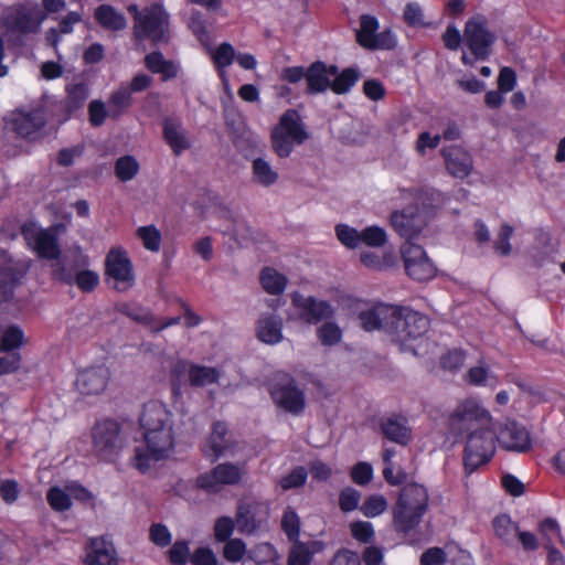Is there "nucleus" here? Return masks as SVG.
I'll list each match as a JSON object with an SVG mask.
<instances>
[{
    "label": "nucleus",
    "instance_id": "e433bc0d",
    "mask_svg": "<svg viewBox=\"0 0 565 565\" xmlns=\"http://www.w3.org/2000/svg\"><path fill=\"white\" fill-rule=\"evenodd\" d=\"M360 77L361 73L356 67H345L330 81V89L337 95H345L351 92Z\"/></svg>",
    "mask_w": 565,
    "mask_h": 565
},
{
    "label": "nucleus",
    "instance_id": "bf43d9fd",
    "mask_svg": "<svg viewBox=\"0 0 565 565\" xmlns=\"http://www.w3.org/2000/svg\"><path fill=\"white\" fill-rule=\"evenodd\" d=\"M387 508L386 499L381 494H372L365 499L360 511L366 518H375L382 514Z\"/></svg>",
    "mask_w": 565,
    "mask_h": 565
},
{
    "label": "nucleus",
    "instance_id": "c9c22d12",
    "mask_svg": "<svg viewBox=\"0 0 565 565\" xmlns=\"http://www.w3.org/2000/svg\"><path fill=\"white\" fill-rule=\"evenodd\" d=\"M259 282L267 294L278 296L285 291L287 278L273 267H264L259 275Z\"/></svg>",
    "mask_w": 565,
    "mask_h": 565
},
{
    "label": "nucleus",
    "instance_id": "72a5a7b5",
    "mask_svg": "<svg viewBox=\"0 0 565 565\" xmlns=\"http://www.w3.org/2000/svg\"><path fill=\"white\" fill-rule=\"evenodd\" d=\"M53 260L51 264L52 279L72 286L74 284V275L79 267L78 262L72 260L68 255L62 254Z\"/></svg>",
    "mask_w": 565,
    "mask_h": 565
},
{
    "label": "nucleus",
    "instance_id": "5701e85b",
    "mask_svg": "<svg viewBox=\"0 0 565 565\" xmlns=\"http://www.w3.org/2000/svg\"><path fill=\"white\" fill-rule=\"evenodd\" d=\"M498 439L503 448L511 451L527 452L532 448V438L529 430L515 420L505 423Z\"/></svg>",
    "mask_w": 565,
    "mask_h": 565
},
{
    "label": "nucleus",
    "instance_id": "338daca9",
    "mask_svg": "<svg viewBox=\"0 0 565 565\" xmlns=\"http://www.w3.org/2000/svg\"><path fill=\"white\" fill-rule=\"evenodd\" d=\"M335 234L341 244L349 248H355L360 245L361 232L354 227L347 224H338L335 226Z\"/></svg>",
    "mask_w": 565,
    "mask_h": 565
},
{
    "label": "nucleus",
    "instance_id": "e2e57ef3",
    "mask_svg": "<svg viewBox=\"0 0 565 565\" xmlns=\"http://www.w3.org/2000/svg\"><path fill=\"white\" fill-rule=\"evenodd\" d=\"M168 557L172 565H185L191 557L189 542L175 541L168 552Z\"/></svg>",
    "mask_w": 565,
    "mask_h": 565
},
{
    "label": "nucleus",
    "instance_id": "4c0bfd02",
    "mask_svg": "<svg viewBox=\"0 0 565 565\" xmlns=\"http://www.w3.org/2000/svg\"><path fill=\"white\" fill-rule=\"evenodd\" d=\"M212 60L217 71L218 77L224 84L228 83L225 68L235 60V50L232 44L221 43L212 54Z\"/></svg>",
    "mask_w": 565,
    "mask_h": 565
},
{
    "label": "nucleus",
    "instance_id": "4468645a",
    "mask_svg": "<svg viewBox=\"0 0 565 565\" xmlns=\"http://www.w3.org/2000/svg\"><path fill=\"white\" fill-rule=\"evenodd\" d=\"M243 477V470L235 463L224 462L215 466L210 472L196 477L195 484L199 489L210 493L218 491L220 486L238 484Z\"/></svg>",
    "mask_w": 565,
    "mask_h": 565
},
{
    "label": "nucleus",
    "instance_id": "680f3d73",
    "mask_svg": "<svg viewBox=\"0 0 565 565\" xmlns=\"http://www.w3.org/2000/svg\"><path fill=\"white\" fill-rule=\"evenodd\" d=\"M192 362L185 360H179L173 364L170 371V381L174 394H179L182 386L185 384L184 376L189 375V370Z\"/></svg>",
    "mask_w": 565,
    "mask_h": 565
},
{
    "label": "nucleus",
    "instance_id": "c85d7f7f",
    "mask_svg": "<svg viewBox=\"0 0 565 565\" xmlns=\"http://www.w3.org/2000/svg\"><path fill=\"white\" fill-rule=\"evenodd\" d=\"M162 137L175 156H180L183 151L191 147L184 130L181 128V124L172 118H164Z\"/></svg>",
    "mask_w": 565,
    "mask_h": 565
},
{
    "label": "nucleus",
    "instance_id": "423d86ee",
    "mask_svg": "<svg viewBox=\"0 0 565 565\" xmlns=\"http://www.w3.org/2000/svg\"><path fill=\"white\" fill-rule=\"evenodd\" d=\"M397 312L392 317V341L398 343L402 349L408 347V342L422 338L430 327L429 318L409 307H393Z\"/></svg>",
    "mask_w": 565,
    "mask_h": 565
},
{
    "label": "nucleus",
    "instance_id": "37998d69",
    "mask_svg": "<svg viewBox=\"0 0 565 565\" xmlns=\"http://www.w3.org/2000/svg\"><path fill=\"white\" fill-rule=\"evenodd\" d=\"M131 94L127 87L115 90L108 99L109 117L119 118L131 106Z\"/></svg>",
    "mask_w": 565,
    "mask_h": 565
},
{
    "label": "nucleus",
    "instance_id": "b1692460",
    "mask_svg": "<svg viewBox=\"0 0 565 565\" xmlns=\"http://www.w3.org/2000/svg\"><path fill=\"white\" fill-rule=\"evenodd\" d=\"M448 172L455 178L463 179L472 170L471 154L460 146H450L441 150Z\"/></svg>",
    "mask_w": 565,
    "mask_h": 565
},
{
    "label": "nucleus",
    "instance_id": "a19ab883",
    "mask_svg": "<svg viewBox=\"0 0 565 565\" xmlns=\"http://www.w3.org/2000/svg\"><path fill=\"white\" fill-rule=\"evenodd\" d=\"M380 28L379 20L370 14H363L360 19V29L356 32V42L364 49L371 46Z\"/></svg>",
    "mask_w": 565,
    "mask_h": 565
},
{
    "label": "nucleus",
    "instance_id": "bb28decb",
    "mask_svg": "<svg viewBox=\"0 0 565 565\" xmlns=\"http://www.w3.org/2000/svg\"><path fill=\"white\" fill-rule=\"evenodd\" d=\"M412 209H404L402 211H394L391 214L390 222L394 231L406 241L413 242L423 228L418 216L411 211Z\"/></svg>",
    "mask_w": 565,
    "mask_h": 565
},
{
    "label": "nucleus",
    "instance_id": "cd10ccee",
    "mask_svg": "<svg viewBox=\"0 0 565 565\" xmlns=\"http://www.w3.org/2000/svg\"><path fill=\"white\" fill-rule=\"evenodd\" d=\"M146 68L152 74H160L162 82H169L178 77L180 65L172 61L166 60L160 51H152L145 56Z\"/></svg>",
    "mask_w": 565,
    "mask_h": 565
},
{
    "label": "nucleus",
    "instance_id": "13d9d810",
    "mask_svg": "<svg viewBox=\"0 0 565 565\" xmlns=\"http://www.w3.org/2000/svg\"><path fill=\"white\" fill-rule=\"evenodd\" d=\"M351 535L354 540L363 544H370L375 539L374 527L367 521H354L350 524Z\"/></svg>",
    "mask_w": 565,
    "mask_h": 565
},
{
    "label": "nucleus",
    "instance_id": "f03ea898",
    "mask_svg": "<svg viewBox=\"0 0 565 565\" xmlns=\"http://www.w3.org/2000/svg\"><path fill=\"white\" fill-rule=\"evenodd\" d=\"M429 508V494L425 486L406 483L392 507V524L396 534L404 537L415 533Z\"/></svg>",
    "mask_w": 565,
    "mask_h": 565
},
{
    "label": "nucleus",
    "instance_id": "dca6fc26",
    "mask_svg": "<svg viewBox=\"0 0 565 565\" xmlns=\"http://www.w3.org/2000/svg\"><path fill=\"white\" fill-rule=\"evenodd\" d=\"M379 431L384 439L406 447L413 440V429L408 418L401 413H387L377 419Z\"/></svg>",
    "mask_w": 565,
    "mask_h": 565
},
{
    "label": "nucleus",
    "instance_id": "473e14b6",
    "mask_svg": "<svg viewBox=\"0 0 565 565\" xmlns=\"http://www.w3.org/2000/svg\"><path fill=\"white\" fill-rule=\"evenodd\" d=\"M94 18L105 30L120 31L126 28L127 21L124 14L119 13L110 4H100L95 9Z\"/></svg>",
    "mask_w": 565,
    "mask_h": 565
},
{
    "label": "nucleus",
    "instance_id": "393cba45",
    "mask_svg": "<svg viewBox=\"0 0 565 565\" xmlns=\"http://www.w3.org/2000/svg\"><path fill=\"white\" fill-rule=\"evenodd\" d=\"M227 433L228 428L224 422L216 420L212 424L211 433L202 447L203 455L212 462L228 449Z\"/></svg>",
    "mask_w": 565,
    "mask_h": 565
},
{
    "label": "nucleus",
    "instance_id": "9d476101",
    "mask_svg": "<svg viewBox=\"0 0 565 565\" xmlns=\"http://www.w3.org/2000/svg\"><path fill=\"white\" fill-rule=\"evenodd\" d=\"M465 42L471 54L478 60H487L495 42V35L488 29V19L483 14L471 17L465 25Z\"/></svg>",
    "mask_w": 565,
    "mask_h": 565
},
{
    "label": "nucleus",
    "instance_id": "5fc2aeb1",
    "mask_svg": "<svg viewBox=\"0 0 565 565\" xmlns=\"http://www.w3.org/2000/svg\"><path fill=\"white\" fill-rule=\"evenodd\" d=\"M403 20L411 28L429 26V23L424 21V11L418 2L406 3L403 12Z\"/></svg>",
    "mask_w": 565,
    "mask_h": 565
},
{
    "label": "nucleus",
    "instance_id": "6ab92c4d",
    "mask_svg": "<svg viewBox=\"0 0 565 565\" xmlns=\"http://www.w3.org/2000/svg\"><path fill=\"white\" fill-rule=\"evenodd\" d=\"M22 235L29 245H32L39 258L51 260L58 258L61 248L56 236L46 231H34L24 224L21 228Z\"/></svg>",
    "mask_w": 565,
    "mask_h": 565
},
{
    "label": "nucleus",
    "instance_id": "4be33fe9",
    "mask_svg": "<svg viewBox=\"0 0 565 565\" xmlns=\"http://www.w3.org/2000/svg\"><path fill=\"white\" fill-rule=\"evenodd\" d=\"M110 372L105 365L85 369L77 374L76 387L83 395H98L108 384Z\"/></svg>",
    "mask_w": 565,
    "mask_h": 565
},
{
    "label": "nucleus",
    "instance_id": "c03bdc74",
    "mask_svg": "<svg viewBox=\"0 0 565 565\" xmlns=\"http://www.w3.org/2000/svg\"><path fill=\"white\" fill-rule=\"evenodd\" d=\"M252 172L253 179L263 186H270L278 180V173L263 158H256L253 161Z\"/></svg>",
    "mask_w": 565,
    "mask_h": 565
},
{
    "label": "nucleus",
    "instance_id": "a878e982",
    "mask_svg": "<svg viewBox=\"0 0 565 565\" xmlns=\"http://www.w3.org/2000/svg\"><path fill=\"white\" fill-rule=\"evenodd\" d=\"M86 565H118L116 550L104 537L90 539L85 556Z\"/></svg>",
    "mask_w": 565,
    "mask_h": 565
},
{
    "label": "nucleus",
    "instance_id": "864d4df0",
    "mask_svg": "<svg viewBox=\"0 0 565 565\" xmlns=\"http://www.w3.org/2000/svg\"><path fill=\"white\" fill-rule=\"evenodd\" d=\"M307 478H308V472H307L306 468L302 466H298V467H295L286 476H282L279 479L278 484L282 490L287 491L290 489H296V488L302 487L306 483Z\"/></svg>",
    "mask_w": 565,
    "mask_h": 565
},
{
    "label": "nucleus",
    "instance_id": "09e8293b",
    "mask_svg": "<svg viewBox=\"0 0 565 565\" xmlns=\"http://www.w3.org/2000/svg\"><path fill=\"white\" fill-rule=\"evenodd\" d=\"M387 242V235L383 227L377 225L366 226L361 231L360 244L370 247H381Z\"/></svg>",
    "mask_w": 565,
    "mask_h": 565
},
{
    "label": "nucleus",
    "instance_id": "20e7f679",
    "mask_svg": "<svg viewBox=\"0 0 565 565\" xmlns=\"http://www.w3.org/2000/svg\"><path fill=\"white\" fill-rule=\"evenodd\" d=\"M309 138L301 116L297 109H287L270 132L274 152L281 159L288 158L296 145H302Z\"/></svg>",
    "mask_w": 565,
    "mask_h": 565
},
{
    "label": "nucleus",
    "instance_id": "8fccbe9b",
    "mask_svg": "<svg viewBox=\"0 0 565 565\" xmlns=\"http://www.w3.org/2000/svg\"><path fill=\"white\" fill-rule=\"evenodd\" d=\"M223 557L230 563L241 562L246 554V544L242 539L234 537L223 542Z\"/></svg>",
    "mask_w": 565,
    "mask_h": 565
},
{
    "label": "nucleus",
    "instance_id": "7c9ffc66",
    "mask_svg": "<svg viewBox=\"0 0 565 565\" xmlns=\"http://www.w3.org/2000/svg\"><path fill=\"white\" fill-rule=\"evenodd\" d=\"M260 508L258 502L238 504L235 520L241 533L253 534L260 527L262 520L257 518Z\"/></svg>",
    "mask_w": 565,
    "mask_h": 565
},
{
    "label": "nucleus",
    "instance_id": "f704fd0d",
    "mask_svg": "<svg viewBox=\"0 0 565 565\" xmlns=\"http://www.w3.org/2000/svg\"><path fill=\"white\" fill-rule=\"evenodd\" d=\"M89 95L88 86L85 82L72 83L66 86L65 110L73 114L81 109Z\"/></svg>",
    "mask_w": 565,
    "mask_h": 565
},
{
    "label": "nucleus",
    "instance_id": "39448f33",
    "mask_svg": "<svg viewBox=\"0 0 565 565\" xmlns=\"http://www.w3.org/2000/svg\"><path fill=\"white\" fill-rule=\"evenodd\" d=\"M92 450L103 462L117 460L122 449L121 425L111 418L97 420L90 429Z\"/></svg>",
    "mask_w": 565,
    "mask_h": 565
},
{
    "label": "nucleus",
    "instance_id": "aec40b11",
    "mask_svg": "<svg viewBox=\"0 0 565 565\" xmlns=\"http://www.w3.org/2000/svg\"><path fill=\"white\" fill-rule=\"evenodd\" d=\"M29 265L23 262H9L0 264V299L10 302L14 298L15 289L26 276Z\"/></svg>",
    "mask_w": 565,
    "mask_h": 565
},
{
    "label": "nucleus",
    "instance_id": "4d7b16f0",
    "mask_svg": "<svg viewBox=\"0 0 565 565\" xmlns=\"http://www.w3.org/2000/svg\"><path fill=\"white\" fill-rule=\"evenodd\" d=\"M50 507L57 512H64L72 507L71 497L61 488L52 487L46 494Z\"/></svg>",
    "mask_w": 565,
    "mask_h": 565
},
{
    "label": "nucleus",
    "instance_id": "603ef678",
    "mask_svg": "<svg viewBox=\"0 0 565 565\" xmlns=\"http://www.w3.org/2000/svg\"><path fill=\"white\" fill-rule=\"evenodd\" d=\"M294 544L289 551L287 564L288 565H309L312 561V552L306 543L292 541Z\"/></svg>",
    "mask_w": 565,
    "mask_h": 565
},
{
    "label": "nucleus",
    "instance_id": "49530a36",
    "mask_svg": "<svg viewBox=\"0 0 565 565\" xmlns=\"http://www.w3.org/2000/svg\"><path fill=\"white\" fill-rule=\"evenodd\" d=\"M281 530L289 541H297L300 535V519L297 512L287 507L281 518Z\"/></svg>",
    "mask_w": 565,
    "mask_h": 565
},
{
    "label": "nucleus",
    "instance_id": "0eeeda50",
    "mask_svg": "<svg viewBox=\"0 0 565 565\" xmlns=\"http://www.w3.org/2000/svg\"><path fill=\"white\" fill-rule=\"evenodd\" d=\"M494 438L489 426L479 427L468 434L462 458L468 475L491 460L495 451Z\"/></svg>",
    "mask_w": 565,
    "mask_h": 565
},
{
    "label": "nucleus",
    "instance_id": "6e6d98bb",
    "mask_svg": "<svg viewBox=\"0 0 565 565\" xmlns=\"http://www.w3.org/2000/svg\"><path fill=\"white\" fill-rule=\"evenodd\" d=\"M74 284L82 292H92L99 285V276L90 269L77 270L74 275Z\"/></svg>",
    "mask_w": 565,
    "mask_h": 565
},
{
    "label": "nucleus",
    "instance_id": "7ed1b4c3",
    "mask_svg": "<svg viewBox=\"0 0 565 565\" xmlns=\"http://www.w3.org/2000/svg\"><path fill=\"white\" fill-rule=\"evenodd\" d=\"M129 12H134L136 39L150 40L154 45L169 42V14L162 4L152 3L141 11L137 6H131Z\"/></svg>",
    "mask_w": 565,
    "mask_h": 565
},
{
    "label": "nucleus",
    "instance_id": "f3484780",
    "mask_svg": "<svg viewBox=\"0 0 565 565\" xmlns=\"http://www.w3.org/2000/svg\"><path fill=\"white\" fill-rule=\"evenodd\" d=\"M292 306L299 310V317L309 324H317L333 317L334 309L327 300H318L313 296L305 297L299 292L291 296Z\"/></svg>",
    "mask_w": 565,
    "mask_h": 565
},
{
    "label": "nucleus",
    "instance_id": "58836bf2",
    "mask_svg": "<svg viewBox=\"0 0 565 565\" xmlns=\"http://www.w3.org/2000/svg\"><path fill=\"white\" fill-rule=\"evenodd\" d=\"M220 379V372L216 367L200 364H191L189 370V383L194 387H202L207 384L216 383Z\"/></svg>",
    "mask_w": 565,
    "mask_h": 565
},
{
    "label": "nucleus",
    "instance_id": "1a4fd4ad",
    "mask_svg": "<svg viewBox=\"0 0 565 565\" xmlns=\"http://www.w3.org/2000/svg\"><path fill=\"white\" fill-rule=\"evenodd\" d=\"M269 394L277 407L292 415H299L306 408L305 392L298 386L296 379L288 373H284L270 385Z\"/></svg>",
    "mask_w": 565,
    "mask_h": 565
},
{
    "label": "nucleus",
    "instance_id": "f257e3e1",
    "mask_svg": "<svg viewBox=\"0 0 565 565\" xmlns=\"http://www.w3.org/2000/svg\"><path fill=\"white\" fill-rule=\"evenodd\" d=\"M171 417V412L159 401H149L143 405L139 424L146 447H137L132 458L134 467L141 473L148 472L153 462L167 459L174 449Z\"/></svg>",
    "mask_w": 565,
    "mask_h": 565
},
{
    "label": "nucleus",
    "instance_id": "774afa93",
    "mask_svg": "<svg viewBox=\"0 0 565 565\" xmlns=\"http://www.w3.org/2000/svg\"><path fill=\"white\" fill-rule=\"evenodd\" d=\"M466 361V352L461 349L448 351L440 358V366L451 372L460 370Z\"/></svg>",
    "mask_w": 565,
    "mask_h": 565
},
{
    "label": "nucleus",
    "instance_id": "052dcab7",
    "mask_svg": "<svg viewBox=\"0 0 565 565\" xmlns=\"http://www.w3.org/2000/svg\"><path fill=\"white\" fill-rule=\"evenodd\" d=\"M236 525V520L234 521L232 518L223 515L216 519L214 523V539L217 543H222L228 541L232 537Z\"/></svg>",
    "mask_w": 565,
    "mask_h": 565
},
{
    "label": "nucleus",
    "instance_id": "f8f14e48",
    "mask_svg": "<svg viewBox=\"0 0 565 565\" xmlns=\"http://www.w3.org/2000/svg\"><path fill=\"white\" fill-rule=\"evenodd\" d=\"M106 279L114 280V288L119 292L131 289L136 282L132 262L125 249L111 248L105 258Z\"/></svg>",
    "mask_w": 565,
    "mask_h": 565
},
{
    "label": "nucleus",
    "instance_id": "6e6552de",
    "mask_svg": "<svg viewBox=\"0 0 565 565\" xmlns=\"http://www.w3.org/2000/svg\"><path fill=\"white\" fill-rule=\"evenodd\" d=\"M491 420L489 411L475 397L460 401L449 415L448 425L452 433H470L479 427H488Z\"/></svg>",
    "mask_w": 565,
    "mask_h": 565
},
{
    "label": "nucleus",
    "instance_id": "de8ad7c7",
    "mask_svg": "<svg viewBox=\"0 0 565 565\" xmlns=\"http://www.w3.org/2000/svg\"><path fill=\"white\" fill-rule=\"evenodd\" d=\"M136 234L141 239L146 249L150 252H159L161 245V233L154 225L140 226Z\"/></svg>",
    "mask_w": 565,
    "mask_h": 565
},
{
    "label": "nucleus",
    "instance_id": "2f4dec72",
    "mask_svg": "<svg viewBox=\"0 0 565 565\" xmlns=\"http://www.w3.org/2000/svg\"><path fill=\"white\" fill-rule=\"evenodd\" d=\"M323 61H315L306 68V93L317 95L330 89V77L326 76Z\"/></svg>",
    "mask_w": 565,
    "mask_h": 565
},
{
    "label": "nucleus",
    "instance_id": "c756f323",
    "mask_svg": "<svg viewBox=\"0 0 565 565\" xmlns=\"http://www.w3.org/2000/svg\"><path fill=\"white\" fill-rule=\"evenodd\" d=\"M256 335L266 344H277L282 340V320L275 315L263 316L256 323Z\"/></svg>",
    "mask_w": 565,
    "mask_h": 565
},
{
    "label": "nucleus",
    "instance_id": "69168bd1",
    "mask_svg": "<svg viewBox=\"0 0 565 565\" xmlns=\"http://www.w3.org/2000/svg\"><path fill=\"white\" fill-rule=\"evenodd\" d=\"M318 338L323 345H334L342 338V330L334 322H326L318 329Z\"/></svg>",
    "mask_w": 565,
    "mask_h": 565
},
{
    "label": "nucleus",
    "instance_id": "9b49d317",
    "mask_svg": "<svg viewBox=\"0 0 565 565\" xmlns=\"http://www.w3.org/2000/svg\"><path fill=\"white\" fill-rule=\"evenodd\" d=\"M401 255L405 271L416 281H428L436 277L437 267L427 256L423 246L405 241L401 246Z\"/></svg>",
    "mask_w": 565,
    "mask_h": 565
},
{
    "label": "nucleus",
    "instance_id": "ddd939ff",
    "mask_svg": "<svg viewBox=\"0 0 565 565\" xmlns=\"http://www.w3.org/2000/svg\"><path fill=\"white\" fill-rule=\"evenodd\" d=\"M45 19V14L32 10L24 4H17L8 8L2 17L1 24L8 31L21 34L36 33Z\"/></svg>",
    "mask_w": 565,
    "mask_h": 565
},
{
    "label": "nucleus",
    "instance_id": "79ce46f5",
    "mask_svg": "<svg viewBox=\"0 0 565 565\" xmlns=\"http://www.w3.org/2000/svg\"><path fill=\"white\" fill-rule=\"evenodd\" d=\"M492 526L497 537L505 544L512 543L520 530L508 514L497 515L492 521Z\"/></svg>",
    "mask_w": 565,
    "mask_h": 565
},
{
    "label": "nucleus",
    "instance_id": "0e129e2a",
    "mask_svg": "<svg viewBox=\"0 0 565 565\" xmlns=\"http://www.w3.org/2000/svg\"><path fill=\"white\" fill-rule=\"evenodd\" d=\"M361 493L351 487L342 489L339 493V508L342 512L348 513L359 508Z\"/></svg>",
    "mask_w": 565,
    "mask_h": 565
},
{
    "label": "nucleus",
    "instance_id": "2eb2a0df",
    "mask_svg": "<svg viewBox=\"0 0 565 565\" xmlns=\"http://www.w3.org/2000/svg\"><path fill=\"white\" fill-rule=\"evenodd\" d=\"M47 121L44 107L39 106L28 111L15 110L12 114L11 125L13 131L21 138L35 140L40 137Z\"/></svg>",
    "mask_w": 565,
    "mask_h": 565
},
{
    "label": "nucleus",
    "instance_id": "a211bd4d",
    "mask_svg": "<svg viewBox=\"0 0 565 565\" xmlns=\"http://www.w3.org/2000/svg\"><path fill=\"white\" fill-rule=\"evenodd\" d=\"M115 309L120 315L128 317L129 319L139 324L149 327L156 332L162 331L171 326L179 324L181 321V317H173L164 321H157V319L148 308H145L136 302L124 301L117 303L115 306Z\"/></svg>",
    "mask_w": 565,
    "mask_h": 565
},
{
    "label": "nucleus",
    "instance_id": "ea45409f",
    "mask_svg": "<svg viewBox=\"0 0 565 565\" xmlns=\"http://www.w3.org/2000/svg\"><path fill=\"white\" fill-rule=\"evenodd\" d=\"M24 342V332L17 326L11 324L0 331V352L13 353L21 348Z\"/></svg>",
    "mask_w": 565,
    "mask_h": 565
},
{
    "label": "nucleus",
    "instance_id": "3c124183",
    "mask_svg": "<svg viewBox=\"0 0 565 565\" xmlns=\"http://www.w3.org/2000/svg\"><path fill=\"white\" fill-rule=\"evenodd\" d=\"M360 262L367 268L384 270L394 265L395 257L391 254H386L383 258H381L374 252H363L360 255Z\"/></svg>",
    "mask_w": 565,
    "mask_h": 565
},
{
    "label": "nucleus",
    "instance_id": "412c9836",
    "mask_svg": "<svg viewBox=\"0 0 565 565\" xmlns=\"http://www.w3.org/2000/svg\"><path fill=\"white\" fill-rule=\"evenodd\" d=\"M393 307L394 305L377 303L367 310H362L358 315L361 328L367 332L382 330L390 335L392 317L397 312Z\"/></svg>",
    "mask_w": 565,
    "mask_h": 565
},
{
    "label": "nucleus",
    "instance_id": "a18cd8bd",
    "mask_svg": "<svg viewBox=\"0 0 565 565\" xmlns=\"http://www.w3.org/2000/svg\"><path fill=\"white\" fill-rule=\"evenodd\" d=\"M137 159L130 154L119 157L115 162V175L121 182L132 180L139 172Z\"/></svg>",
    "mask_w": 565,
    "mask_h": 565
}]
</instances>
